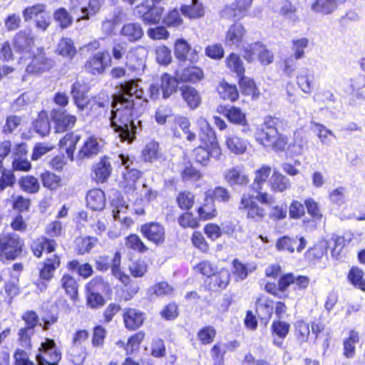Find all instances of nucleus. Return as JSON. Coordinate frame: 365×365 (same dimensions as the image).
<instances>
[{"label":"nucleus","mask_w":365,"mask_h":365,"mask_svg":"<svg viewBox=\"0 0 365 365\" xmlns=\"http://www.w3.org/2000/svg\"><path fill=\"white\" fill-rule=\"evenodd\" d=\"M130 80L120 85V93L113 96L110 127L121 142L131 143L135 138L134 116L138 117L146 108L148 100L139 83Z\"/></svg>","instance_id":"nucleus-1"},{"label":"nucleus","mask_w":365,"mask_h":365,"mask_svg":"<svg viewBox=\"0 0 365 365\" xmlns=\"http://www.w3.org/2000/svg\"><path fill=\"white\" fill-rule=\"evenodd\" d=\"M284 121L279 118L266 116L261 128L255 133L256 140L264 147H270L275 150H284L287 144V138L279 130Z\"/></svg>","instance_id":"nucleus-2"},{"label":"nucleus","mask_w":365,"mask_h":365,"mask_svg":"<svg viewBox=\"0 0 365 365\" xmlns=\"http://www.w3.org/2000/svg\"><path fill=\"white\" fill-rule=\"evenodd\" d=\"M162 0H144L135 9V14L144 24H158L164 13Z\"/></svg>","instance_id":"nucleus-3"},{"label":"nucleus","mask_w":365,"mask_h":365,"mask_svg":"<svg viewBox=\"0 0 365 365\" xmlns=\"http://www.w3.org/2000/svg\"><path fill=\"white\" fill-rule=\"evenodd\" d=\"M24 241L15 233L0 235V259L14 260L22 252Z\"/></svg>","instance_id":"nucleus-4"},{"label":"nucleus","mask_w":365,"mask_h":365,"mask_svg":"<svg viewBox=\"0 0 365 365\" xmlns=\"http://www.w3.org/2000/svg\"><path fill=\"white\" fill-rule=\"evenodd\" d=\"M118 163L125 167V173H123L124 180L123 186L126 193L134 197L136 190V182L141 175L140 171L135 168H130L133 164V160L123 153L118 155Z\"/></svg>","instance_id":"nucleus-5"},{"label":"nucleus","mask_w":365,"mask_h":365,"mask_svg":"<svg viewBox=\"0 0 365 365\" xmlns=\"http://www.w3.org/2000/svg\"><path fill=\"white\" fill-rule=\"evenodd\" d=\"M61 354L53 339H46L41 342L36 356L38 365H58Z\"/></svg>","instance_id":"nucleus-6"},{"label":"nucleus","mask_w":365,"mask_h":365,"mask_svg":"<svg viewBox=\"0 0 365 365\" xmlns=\"http://www.w3.org/2000/svg\"><path fill=\"white\" fill-rule=\"evenodd\" d=\"M178 86V81L175 78L168 73H163L160 78V84H151L149 87V97L155 100L160 96V91L164 99L168 98L173 93L177 91Z\"/></svg>","instance_id":"nucleus-7"},{"label":"nucleus","mask_w":365,"mask_h":365,"mask_svg":"<svg viewBox=\"0 0 365 365\" xmlns=\"http://www.w3.org/2000/svg\"><path fill=\"white\" fill-rule=\"evenodd\" d=\"M31 62L26 67V72L29 74H38L49 71L54 66V61L46 56L43 48H37L33 52Z\"/></svg>","instance_id":"nucleus-8"},{"label":"nucleus","mask_w":365,"mask_h":365,"mask_svg":"<svg viewBox=\"0 0 365 365\" xmlns=\"http://www.w3.org/2000/svg\"><path fill=\"white\" fill-rule=\"evenodd\" d=\"M13 45L15 51L21 55L20 61L30 58L34 52V38L29 31H21L17 33L14 38Z\"/></svg>","instance_id":"nucleus-9"},{"label":"nucleus","mask_w":365,"mask_h":365,"mask_svg":"<svg viewBox=\"0 0 365 365\" xmlns=\"http://www.w3.org/2000/svg\"><path fill=\"white\" fill-rule=\"evenodd\" d=\"M239 209L247 212V217L255 222L261 221L265 215L264 209L255 201V196L250 193L242 194Z\"/></svg>","instance_id":"nucleus-10"},{"label":"nucleus","mask_w":365,"mask_h":365,"mask_svg":"<svg viewBox=\"0 0 365 365\" xmlns=\"http://www.w3.org/2000/svg\"><path fill=\"white\" fill-rule=\"evenodd\" d=\"M243 51V57L249 62L252 61L257 56L263 65L271 63L274 59L273 53L259 42L247 45Z\"/></svg>","instance_id":"nucleus-11"},{"label":"nucleus","mask_w":365,"mask_h":365,"mask_svg":"<svg viewBox=\"0 0 365 365\" xmlns=\"http://www.w3.org/2000/svg\"><path fill=\"white\" fill-rule=\"evenodd\" d=\"M51 118L55 125L56 133H63L71 129L76 124V117L62 108H54L51 111Z\"/></svg>","instance_id":"nucleus-12"},{"label":"nucleus","mask_w":365,"mask_h":365,"mask_svg":"<svg viewBox=\"0 0 365 365\" xmlns=\"http://www.w3.org/2000/svg\"><path fill=\"white\" fill-rule=\"evenodd\" d=\"M111 58L106 51H98L93 54L85 63L86 70L93 74H101L110 66Z\"/></svg>","instance_id":"nucleus-13"},{"label":"nucleus","mask_w":365,"mask_h":365,"mask_svg":"<svg viewBox=\"0 0 365 365\" xmlns=\"http://www.w3.org/2000/svg\"><path fill=\"white\" fill-rule=\"evenodd\" d=\"M252 2V0H235L231 4L225 6L221 16L228 19L240 20L246 16Z\"/></svg>","instance_id":"nucleus-14"},{"label":"nucleus","mask_w":365,"mask_h":365,"mask_svg":"<svg viewBox=\"0 0 365 365\" xmlns=\"http://www.w3.org/2000/svg\"><path fill=\"white\" fill-rule=\"evenodd\" d=\"M197 125L200 130L199 138L202 145L220 147L214 130L205 118H198L197 120Z\"/></svg>","instance_id":"nucleus-15"},{"label":"nucleus","mask_w":365,"mask_h":365,"mask_svg":"<svg viewBox=\"0 0 365 365\" xmlns=\"http://www.w3.org/2000/svg\"><path fill=\"white\" fill-rule=\"evenodd\" d=\"M222 155L220 147H210L205 145H199L193 150V156L197 163L202 165H207L210 159L220 160Z\"/></svg>","instance_id":"nucleus-16"},{"label":"nucleus","mask_w":365,"mask_h":365,"mask_svg":"<svg viewBox=\"0 0 365 365\" xmlns=\"http://www.w3.org/2000/svg\"><path fill=\"white\" fill-rule=\"evenodd\" d=\"M140 232L143 237L155 245L162 244L165 241V229L160 223H145L141 226Z\"/></svg>","instance_id":"nucleus-17"},{"label":"nucleus","mask_w":365,"mask_h":365,"mask_svg":"<svg viewBox=\"0 0 365 365\" xmlns=\"http://www.w3.org/2000/svg\"><path fill=\"white\" fill-rule=\"evenodd\" d=\"M310 280L307 276L294 275L292 273H288L282 275L278 281L279 290L284 292L287 288L292 284L294 289H305L308 287Z\"/></svg>","instance_id":"nucleus-18"},{"label":"nucleus","mask_w":365,"mask_h":365,"mask_svg":"<svg viewBox=\"0 0 365 365\" xmlns=\"http://www.w3.org/2000/svg\"><path fill=\"white\" fill-rule=\"evenodd\" d=\"M246 31L240 24H232L227 30L225 36V45L231 48H240L246 47L243 44V38Z\"/></svg>","instance_id":"nucleus-19"},{"label":"nucleus","mask_w":365,"mask_h":365,"mask_svg":"<svg viewBox=\"0 0 365 365\" xmlns=\"http://www.w3.org/2000/svg\"><path fill=\"white\" fill-rule=\"evenodd\" d=\"M225 181L231 186H245L250 180L247 175L240 166H235L227 170L224 173Z\"/></svg>","instance_id":"nucleus-20"},{"label":"nucleus","mask_w":365,"mask_h":365,"mask_svg":"<svg viewBox=\"0 0 365 365\" xmlns=\"http://www.w3.org/2000/svg\"><path fill=\"white\" fill-rule=\"evenodd\" d=\"M314 73L311 69L303 68L296 76L297 84L303 93L311 94L314 88Z\"/></svg>","instance_id":"nucleus-21"},{"label":"nucleus","mask_w":365,"mask_h":365,"mask_svg":"<svg viewBox=\"0 0 365 365\" xmlns=\"http://www.w3.org/2000/svg\"><path fill=\"white\" fill-rule=\"evenodd\" d=\"M123 317L125 327L129 330L138 329L145 320L144 314L134 308L124 309Z\"/></svg>","instance_id":"nucleus-22"},{"label":"nucleus","mask_w":365,"mask_h":365,"mask_svg":"<svg viewBox=\"0 0 365 365\" xmlns=\"http://www.w3.org/2000/svg\"><path fill=\"white\" fill-rule=\"evenodd\" d=\"M93 178L97 182H103L108 180L112 172V168L108 158L104 156L93 165Z\"/></svg>","instance_id":"nucleus-23"},{"label":"nucleus","mask_w":365,"mask_h":365,"mask_svg":"<svg viewBox=\"0 0 365 365\" xmlns=\"http://www.w3.org/2000/svg\"><path fill=\"white\" fill-rule=\"evenodd\" d=\"M103 145V141L94 136H90L84 142L79 151V156L82 158H91L97 155Z\"/></svg>","instance_id":"nucleus-24"},{"label":"nucleus","mask_w":365,"mask_h":365,"mask_svg":"<svg viewBox=\"0 0 365 365\" xmlns=\"http://www.w3.org/2000/svg\"><path fill=\"white\" fill-rule=\"evenodd\" d=\"M56 245L55 240L41 236L33 240L31 248L36 257H41L43 250H46L49 253L53 252Z\"/></svg>","instance_id":"nucleus-25"},{"label":"nucleus","mask_w":365,"mask_h":365,"mask_svg":"<svg viewBox=\"0 0 365 365\" xmlns=\"http://www.w3.org/2000/svg\"><path fill=\"white\" fill-rule=\"evenodd\" d=\"M197 214L200 219L202 220H209L217 216V212L214 199L210 197V194H205L204 202L198 207Z\"/></svg>","instance_id":"nucleus-26"},{"label":"nucleus","mask_w":365,"mask_h":365,"mask_svg":"<svg viewBox=\"0 0 365 365\" xmlns=\"http://www.w3.org/2000/svg\"><path fill=\"white\" fill-rule=\"evenodd\" d=\"M337 7V0H315L310 9L314 14L324 16L331 14Z\"/></svg>","instance_id":"nucleus-27"},{"label":"nucleus","mask_w":365,"mask_h":365,"mask_svg":"<svg viewBox=\"0 0 365 365\" xmlns=\"http://www.w3.org/2000/svg\"><path fill=\"white\" fill-rule=\"evenodd\" d=\"M87 206L92 210H102L105 207L106 198L104 192L100 189H93L87 193Z\"/></svg>","instance_id":"nucleus-28"},{"label":"nucleus","mask_w":365,"mask_h":365,"mask_svg":"<svg viewBox=\"0 0 365 365\" xmlns=\"http://www.w3.org/2000/svg\"><path fill=\"white\" fill-rule=\"evenodd\" d=\"M59 265L60 258L56 255H53L51 257L46 259L43 264V267L40 269V278L44 281L49 282Z\"/></svg>","instance_id":"nucleus-29"},{"label":"nucleus","mask_w":365,"mask_h":365,"mask_svg":"<svg viewBox=\"0 0 365 365\" xmlns=\"http://www.w3.org/2000/svg\"><path fill=\"white\" fill-rule=\"evenodd\" d=\"M271 329L272 334L277 337V339L274 338V344L281 347L283 344L284 339L289 333L290 329L289 324L284 321L276 320L272 322Z\"/></svg>","instance_id":"nucleus-30"},{"label":"nucleus","mask_w":365,"mask_h":365,"mask_svg":"<svg viewBox=\"0 0 365 365\" xmlns=\"http://www.w3.org/2000/svg\"><path fill=\"white\" fill-rule=\"evenodd\" d=\"M177 76L182 82L196 83L203 78L204 74L201 68L192 66L178 71Z\"/></svg>","instance_id":"nucleus-31"},{"label":"nucleus","mask_w":365,"mask_h":365,"mask_svg":"<svg viewBox=\"0 0 365 365\" xmlns=\"http://www.w3.org/2000/svg\"><path fill=\"white\" fill-rule=\"evenodd\" d=\"M269 183L272 190L275 192H282L291 186L289 178L277 170H274Z\"/></svg>","instance_id":"nucleus-32"},{"label":"nucleus","mask_w":365,"mask_h":365,"mask_svg":"<svg viewBox=\"0 0 365 365\" xmlns=\"http://www.w3.org/2000/svg\"><path fill=\"white\" fill-rule=\"evenodd\" d=\"M271 172L272 168L267 165H263L260 168L255 170L254 181L252 184V188L254 191L263 190L264 185L269 177Z\"/></svg>","instance_id":"nucleus-33"},{"label":"nucleus","mask_w":365,"mask_h":365,"mask_svg":"<svg viewBox=\"0 0 365 365\" xmlns=\"http://www.w3.org/2000/svg\"><path fill=\"white\" fill-rule=\"evenodd\" d=\"M120 34L129 41L135 42L142 38L143 31L140 24L137 23H128L123 26Z\"/></svg>","instance_id":"nucleus-34"},{"label":"nucleus","mask_w":365,"mask_h":365,"mask_svg":"<svg viewBox=\"0 0 365 365\" xmlns=\"http://www.w3.org/2000/svg\"><path fill=\"white\" fill-rule=\"evenodd\" d=\"M125 65L131 71L138 74L143 71L145 68V61L143 58L138 56L137 49H131L125 56Z\"/></svg>","instance_id":"nucleus-35"},{"label":"nucleus","mask_w":365,"mask_h":365,"mask_svg":"<svg viewBox=\"0 0 365 365\" xmlns=\"http://www.w3.org/2000/svg\"><path fill=\"white\" fill-rule=\"evenodd\" d=\"M233 274L236 279L244 280L248 274L256 269L255 264H243L239 259H235L232 262Z\"/></svg>","instance_id":"nucleus-36"},{"label":"nucleus","mask_w":365,"mask_h":365,"mask_svg":"<svg viewBox=\"0 0 365 365\" xmlns=\"http://www.w3.org/2000/svg\"><path fill=\"white\" fill-rule=\"evenodd\" d=\"M230 274L227 269H222L210 278L209 286L212 290L225 289L230 282Z\"/></svg>","instance_id":"nucleus-37"},{"label":"nucleus","mask_w":365,"mask_h":365,"mask_svg":"<svg viewBox=\"0 0 365 365\" xmlns=\"http://www.w3.org/2000/svg\"><path fill=\"white\" fill-rule=\"evenodd\" d=\"M110 99L106 93H100L88 100V110L93 115L100 113L98 109L105 108L108 106Z\"/></svg>","instance_id":"nucleus-38"},{"label":"nucleus","mask_w":365,"mask_h":365,"mask_svg":"<svg viewBox=\"0 0 365 365\" xmlns=\"http://www.w3.org/2000/svg\"><path fill=\"white\" fill-rule=\"evenodd\" d=\"M56 52L64 58L72 59L76 54V48L71 38H62L57 45Z\"/></svg>","instance_id":"nucleus-39"},{"label":"nucleus","mask_w":365,"mask_h":365,"mask_svg":"<svg viewBox=\"0 0 365 365\" xmlns=\"http://www.w3.org/2000/svg\"><path fill=\"white\" fill-rule=\"evenodd\" d=\"M181 91L182 98L191 109H195L200 106L201 98L195 88L184 86L181 88Z\"/></svg>","instance_id":"nucleus-40"},{"label":"nucleus","mask_w":365,"mask_h":365,"mask_svg":"<svg viewBox=\"0 0 365 365\" xmlns=\"http://www.w3.org/2000/svg\"><path fill=\"white\" fill-rule=\"evenodd\" d=\"M328 197L331 205L336 207H341L348 199L347 188L339 186L329 191Z\"/></svg>","instance_id":"nucleus-41"},{"label":"nucleus","mask_w":365,"mask_h":365,"mask_svg":"<svg viewBox=\"0 0 365 365\" xmlns=\"http://www.w3.org/2000/svg\"><path fill=\"white\" fill-rule=\"evenodd\" d=\"M81 136L74 133H68L60 140L59 146L61 149H65L69 157H73V154L76 149V145L79 141Z\"/></svg>","instance_id":"nucleus-42"},{"label":"nucleus","mask_w":365,"mask_h":365,"mask_svg":"<svg viewBox=\"0 0 365 365\" xmlns=\"http://www.w3.org/2000/svg\"><path fill=\"white\" fill-rule=\"evenodd\" d=\"M226 145L229 150L236 155L244 153L247 149L246 140L235 135H227Z\"/></svg>","instance_id":"nucleus-43"},{"label":"nucleus","mask_w":365,"mask_h":365,"mask_svg":"<svg viewBox=\"0 0 365 365\" xmlns=\"http://www.w3.org/2000/svg\"><path fill=\"white\" fill-rule=\"evenodd\" d=\"M222 113L232 123L244 125L247 123L245 114L239 108L225 107Z\"/></svg>","instance_id":"nucleus-44"},{"label":"nucleus","mask_w":365,"mask_h":365,"mask_svg":"<svg viewBox=\"0 0 365 365\" xmlns=\"http://www.w3.org/2000/svg\"><path fill=\"white\" fill-rule=\"evenodd\" d=\"M181 12L190 19H197L202 17L205 11L202 4L198 0H192L190 5H184L181 7Z\"/></svg>","instance_id":"nucleus-45"},{"label":"nucleus","mask_w":365,"mask_h":365,"mask_svg":"<svg viewBox=\"0 0 365 365\" xmlns=\"http://www.w3.org/2000/svg\"><path fill=\"white\" fill-rule=\"evenodd\" d=\"M217 91L221 98L235 101L238 98L239 93L235 86L230 85L225 81L220 83Z\"/></svg>","instance_id":"nucleus-46"},{"label":"nucleus","mask_w":365,"mask_h":365,"mask_svg":"<svg viewBox=\"0 0 365 365\" xmlns=\"http://www.w3.org/2000/svg\"><path fill=\"white\" fill-rule=\"evenodd\" d=\"M227 67L235 73L237 76L245 74L243 62L240 57L235 53H230L225 60Z\"/></svg>","instance_id":"nucleus-47"},{"label":"nucleus","mask_w":365,"mask_h":365,"mask_svg":"<svg viewBox=\"0 0 365 365\" xmlns=\"http://www.w3.org/2000/svg\"><path fill=\"white\" fill-rule=\"evenodd\" d=\"M61 285L66 294L75 300L78 296V287L76 279L69 274H64L61 278Z\"/></svg>","instance_id":"nucleus-48"},{"label":"nucleus","mask_w":365,"mask_h":365,"mask_svg":"<svg viewBox=\"0 0 365 365\" xmlns=\"http://www.w3.org/2000/svg\"><path fill=\"white\" fill-rule=\"evenodd\" d=\"M348 279L354 287L365 292V277L361 269L352 267L349 272Z\"/></svg>","instance_id":"nucleus-49"},{"label":"nucleus","mask_w":365,"mask_h":365,"mask_svg":"<svg viewBox=\"0 0 365 365\" xmlns=\"http://www.w3.org/2000/svg\"><path fill=\"white\" fill-rule=\"evenodd\" d=\"M19 186L22 190L28 193H36L40 188V184L36 178L32 175H26L20 178Z\"/></svg>","instance_id":"nucleus-50"},{"label":"nucleus","mask_w":365,"mask_h":365,"mask_svg":"<svg viewBox=\"0 0 365 365\" xmlns=\"http://www.w3.org/2000/svg\"><path fill=\"white\" fill-rule=\"evenodd\" d=\"M120 263V254L119 252H116L114 254L113 258L111 262V264L110 265L111 272L115 278L118 279L123 283L125 284L129 281V277L121 271Z\"/></svg>","instance_id":"nucleus-51"},{"label":"nucleus","mask_w":365,"mask_h":365,"mask_svg":"<svg viewBox=\"0 0 365 365\" xmlns=\"http://www.w3.org/2000/svg\"><path fill=\"white\" fill-rule=\"evenodd\" d=\"M292 50L294 53L293 57L295 60H299L304 57V50L309 46V40L305 37L294 38L292 41Z\"/></svg>","instance_id":"nucleus-52"},{"label":"nucleus","mask_w":365,"mask_h":365,"mask_svg":"<svg viewBox=\"0 0 365 365\" xmlns=\"http://www.w3.org/2000/svg\"><path fill=\"white\" fill-rule=\"evenodd\" d=\"M34 130L41 136L47 135L51 129L50 123L44 113H41L33 123Z\"/></svg>","instance_id":"nucleus-53"},{"label":"nucleus","mask_w":365,"mask_h":365,"mask_svg":"<svg viewBox=\"0 0 365 365\" xmlns=\"http://www.w3.org/2000/svg\"><path fill=\"white\" fill-rule=\"evenodd\" d=\"M86 289L87 292L103 294L108 292L109 285L101 277H96L87 284Z\"/></svg>","instance_id":"nucleus-54"},{"label":"nucleus","mask_w":365,"mask_h":365,"mask_svg":"<svg viewBox=\"0 0 365 365\" xmlns=\"http://www.w3.org/2000/svg\"><path fill=\"white\" fill-rule=\"evenodd\" d=\"M359 336L358 332L351 330L349 332V338L344 341V354L346 358H351L355 353V344L359 342Z\"/></svg>","instance_id":"nucleus-55"},{"label":"nucleus","mask_w":365,"mask_h":365,"mask_svg":"<svg viewBox=\"0 0 365 365\" xmlns=\"http://www.w3.org/2000/svg\"><path fill=\"white\" fill-rule=\"evenodd\" d=\"M143 157L145 161L153 162L158 160L160 156L159 144L155 141H150L143 150Z\"/></svg>","instance_id":"nucleus-56"},{"label":"nucleus","mask_w":365,"mask_h":365,"mask_svg":"<svg viewBox=\"0 0 365 365\" xmlns=\"http://www.w3.org/2000/svg\"><path fill=\"white\" fill-rule=\"evenodd\" d=\"M68 267L70 270L76 271L80 276L86 279L91 276L93 272V267L90 264H81L78 260L69 262Z\"/></svg>","instance_id":"nucleus-57"},{"label":"nucleus","mask_w":365,"mask_h":365,"mask_svg":"<svg viewBox=\"0 0 365 365\" xmlns=\"http://www.w3.org/2000/svg\"><path fill=\"white\" fill-rule=\"evenodd\" d=\"M216 329L212 326H205L197 332V339L202 344H210L216 336Z\"/></svg>","instance_id":"nucleus-58"},{"label":"nucleus","mask_w":365,"mask_h":365,"mask_svg":"<svg viewBox=\"0 0 365 365\" xmlns=\"http://www.w3.org/2000/svg\"><path fill=\"white\" fill-rule=\"evenodd\" d=\"M345 240L343 237L339 235H332L328 242V246L331 250V255L336 259L340 257V255L344 247Z\"/></svg>","instance_id":"nucleus-59"},{"label":"nucleus","mask_w":365,"mask_h":365,"mask_svg":"<svg viewBox=\"0 0 365 365\" xmlns=\"http://www.w3.org/2000/svg\"><path fill=\"white\" fill-rule=\"evenodd\" d=\"M53 18L61 29L69 27L73 22L71 16L64 8L57 9L54 12Z\"/></svg>","instance_id":"nucleus-60"},{"label":"nucleus","mask_w":365,"mask_h":365,"mask_svg":"<svg viewBox=\"0 0 365 365\" xmlns=\"http://www.w3.org/2000/svg\"><path fill=\"white\" fill-rule=\"evenodd\" d=\"M295 328V336L297 340L300 343H304L307 341L309 334L310 329L309 326L307 323L302 320H299L296 322L294 324Z\"/></svg>","instance_id":"nucleus-61"},{"label":"nucleus","mask_w":365,"mask_h":365,"mask_svg":"<svg viewBox=\"0 0 365 365\" xmlns=\"http://www.w3.org/2000/svg\"><path fill=\"white\" fill-rule=\"evenodd\" d=\"M104 2V0H89L88 6H82L81 9L83 19H88L90 16L98 13Z\"/></svg>","instance_id":"nucleus-62"},{"label":"nucleus","mask_w":365,"mask_h":365,"mask_svg":"<svg viewBox=\"0 0 365 365\" xmlns=\"http://www.w3.org/2000/svg\"><path fill=\"white\" fill-rule=\"evenodd\" d=\"M125 246L133 250L143 253L148 250V247L137 235H130L125 238Z\"/></svg>","instance_id":"nucleus-63"},{"label":"nucleus","mask_w":365,"mask_h":365,"mask_svg":"<svg viewBox=\"0 0 365 365\" xmlns=\"http://www.w3.org/2000/svg\"><path fill=\"white\" fill-rule=\"evenodd\" d=\"M43 185L50 190H55L61 182V178L52 173L45 172L41 175Z\"/></svg>","instance_id":"nucleus-64"}]
</instances>
